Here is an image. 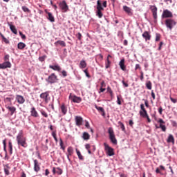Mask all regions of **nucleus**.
Returning <instances> with one entry per match:
<instances>
[{
    "label": "nucleus",
    "mask_w": 177,
    "mask_h": 177,
    "mask_svg": "<svg viewBox=\"0 0 177 177\" xmlns=\"http://www.w3.org/2000/svg\"><path fill=\"white\" fill-rule=\"evenodd\" d=\"M8 149L10 154H12L13 153V145L12 144V141H9L8 142Z\"/></svg>",
    "instance_id": "2f4dec72"
},
{
    "label": "nucleus",
    "mask_w": 177,
    "mask_h": 177,
    "mask_svg": "<svg viewBox=\"0 0 177 177\" xmlns=\"http://www.w3.org/2000/svg\"><path fill=\"white\" fill-rule=\"evenodd\" d=\"M69 99L73 102V103H81L82 102V98L81 97H77L76 95H73L71 93L69 95Z\"/></svg>",
    "instance_id": "0eeeda50"
},
{
    "label": "nucleus",
    "mask_w": 177,
    "mask_h": 177,
    "mask_svg": "<svg viewBox=\"0 0 177 177\" xmlns=\"http://www.w3.org/2000/svg\"><path fill=\"white\" fill-rule=\"evenodd\" d=\"M140 81H143V80H145L144 73L142 71L140 72Z\"/></svg>",
    "instance_id": "09e8293b"
},
{
    "label": "nucleus",
    "mask_w": 177,
    "mask_h": 177,
    "mask_svg": "<svg viewBox=\"0 0 177 177\" xmlns=\"http://www.w3.org/2000/svg\"><path fill=\"white\" fill-rule=\"evenodd\" d=\"M17 142L19 146H21L24 148L27 147V138L24 136L23 130H21L17 136Z\"/></svg>",
    "instance_id": "f257e3e1"
},
{
    "label": "nucleus",
    "mask_w": 177,
    "mask_h": 177,
    "mask_svg": "<svg viewBox=\"0 0 177 177\" xmlns=\"http://www.w3.org/2000/svg\"><path fill=\"white\" fill-rule=\"evenodd\" d=\"M12 64L10 62H5L3 64H0V69L5 70V68H10Z\"/></svg>",
    "instance_id": "9d476101"
},
{
    "label": "nucleus",
    "mask_w": 177,
    "mask_h": 177,
    "mask_svg": "<svg viewBox=\"0 0 177 177\" xmlns=\"http://www.w3.org/2000/svg\"><path fill=\"white\" fill-rule=\"evenodd\" d=\"M167 142L168 143H174L175 142V139L174 138V136H172V134L169 135V137L167 138Z\"/></svg>",
    "instance_id": "c756f323"
},
{
    "label": "nucleus",
    "mask_w": 177,
    "mask_h": 177,
    "mask_svg": "<svg viewBox=\"0 0 177 177\" xmlns=\"http://www.w3.org/2000/svg\"><path fill=\"white\" fill-rule=\"evenodd\" d=\"M48 15V20H49V21H51V23H54L55 21V17L53 16V15H52L51 12H47Z\"/></svg>",
    "instance_id": "5701e85b"
},
{
    "label": "nucleus",
    "mask_w": 177,
    "mask_h": 177,
    "mask_svg": "<svg viewBox=\"0 0 177 177\" xmlns=\"http://www.w3.org/2000/svg\"><path fill=\"white\" fill-rule=\"evenodd\" d=\"M5 107H6V109H7V110L10 111V115H13V114H15V113H16V107L10 106V105H9V104H6L5 105Z\"/></svg>",
    "instance_id": "f8f14e48"
},
{
    "label": "nucleus",
    "mask_w": 177,
    "mask_h": 177,
    "mask_svg": "<svg viewBox=\"0 0 177 177\" xmlns=\"http://www.w3.org/2000/svg\"><path fill=\"white\" fill-rule=\"evenodd\" d=\"M160 38H161V35L160 33H156L155 41L157 42V41H160Z\"/></svg>",
    "instance_id": "49530a36"
},
{
    "label": "nucleus",
    "mask_w": 177,
    "mask_h": 177,
    "mask_svg": "<svg viewBox=\"0 0 177 177\" xmlns=\"http://www.w3.org/2000/svg\"><path fill=\"white\" fill-rule=\"evenodd\" d=\"M109 57H111V55H109L107 57L106 62L105 64V68H109V67H110V60L109 59Z\"/></svg>",
    "instance_id": "e433bc0d"
},
{
    "label": "nucleus",
    "mask_w": 177,
    "mask_h": 177,
    "mask_svg": "<svg viewBox=\"0 0 177 177\" xmlns=\"http://www.w3.org/2000/svg\"><path fill=\"white\" fill-rule=\"evenodd\" d=\"M59 142H60L59 146H60L61 149L62 150H66V147H64V144L63 143V140H62V138H60Z\"/></svg>",
    "instance_id": "79ce46f5"
},
{
    "label": "nucleus",
    "mask_w": 177,
    "mask_h": 177,
    "mask_svg": "<svg viewBox=\"0 0 177 177\" xmlns=\"http://www.w3.org/2000/svg\"><path fill=\"white\" fill-rule=\"evenodd\" d=\"M119 66L122 71H127V66L125 65V59H122L119 62Z\"/></svg>",
    "instance_id": "dca6fc26"
},
{
    "label": "nucleus",
    "mask_w": 177,
    "mask_h": 177,
    "mask_svg": "<svg viewBox=\"0 0 177 177\" xmlns=\"http://www.w3.org/2000/svg\"><path fill=\"white\" fill-rule=\"evenodd\" d=\"M17 48H18V49L23 50V49H24V48H26V44H24L23 42H19L17 45Z\"/></svg>",
    "instance_id": "473e14b6"
},
{
    "label": "nucleus",
    "mask_w": 177,
    "mask_h": 177,
    "mask_svg": "<svg viewBox=\"0 0 177 177\" xmlns=\"http://www.w3.org/2000/svg\"><path fill=\"white\" fill-rule=\"evenodd\" d=\"M141 67H140V65L139 64H136V67H135V70H141Z\"/></svg>",
    "instance_id": "3c124183"
},
{
    "label": "nucleus",
    "mask_w": 177,
    "mask_h": 177,
    "mask_svg": "<svg viewBox=\"0 0 177 177\" xmlns=\"http://www.w3.org/2000/svg\"><path fill=\"white\" fill-rule=\"evenodd\" d=\"M158 110L159 114H160V115H162V106H160Z\"/></svg>",
    "instance_id": "bf43d9fd"
},
{
    "label": "nucleus",
    "mask_w": 177,
    "mask_h": 177,
    "mask_svg": "<svg viewBox=\"0 0 177 177\" xmlns=\"http://www.w3.org/2000/svg\"><path fill=\"white\" fill-rule=\"evenodd\" d=\"M10 167H9V165H6L4 166V173L6 175L8 176L10 175Z\"/></svg>",
    "instance_id": "4be33fe9"
},
{
    "label": "nucleus",
    "mask_w": 177,
    "mask_h": 177,
    "mask_svg": "<svg viewBox=\"0 0 177 177\" xmlns=\"http://www.w3.org/2000/svg\"><path fill=\"white\" fill-rule=\"evenodd\" d=\"M4 102L7 104H9L10 106H12V98H10V97H6L4 99Z\"/></svg>",
    "instance_id": "c9c22d12"
},
{
    "label": "nucleus",
    "mask_w": 177,
    "mask_h": 177,
    "mask_svg": "<svg viewBox=\"0 0 177 177\" xmlns=\"http://www.w3.org/2000/svg\"><path fill=\"white\" fill-rule=\"evenodd\" d=\"M60 110H61L63 115H66L67 114V106H66V104H62L60 106Z\"/></svg>",
    "instance_id": "aec40b11"
},
{
    "label": "nucleus",
    "mask_w": 177,
    "mask_h": 177,
    "mask_svg": "<svg viewBox=\"0 0 177 177\" xmlns=\"http://www.w3.org/2000/svg\"><path fill=\"white\" fill-rule=\"evenodd\" d=\"M9 55H6L5 57H4V61L5 62H9Z\"/></svg>",
    "instance_id": "6e6d98bb"
},
{
    "label": "nucleus",
    "mask_w": 177,
    "mask_h": 177,
    "mask_svg": "<svg viewBox=\"0 0 177 177\" xmlns=\"http://www.w3.org/2000/svg\"><path fill=\"white\" fill-rule=\"evenodd\" d=\"M22 10L24 12H26V13H30L31 10H30V9L28 8H27L26 6H22Z\"/></svg>",
    "instance_id": "37998d69"
},
{
    "label": "nucleus",
    "mask_w": 177,
    "mask_h": 177,
    "mask_svg": "<svg viewBox=\"0 0 177 177\" xmlns=\"http://www.w3.org/2000/svg\"><path fill=\"white\" fill-rule=\"evenodd\" d=\"M19 35L22 38V39H26V38H27L26 37V35L24 34H23V32H19Z\"/></svg>",
    "instance_id": "8fccbe9b"
},
{
    "label": "nucleus",
    "mask_w": 177,
    "mask_h": 177,
    "mask_svg": "<svg viewBox=\"0 0 177 177\" xmlns=\"http://www.w3.org/2000/svg\"><path fill=\"white\" fill-rule=\"evenodd\" d=\"M57 44H59V45L61 46L66 47V42H64V41L58 40L55 43V45L57 46Z\"/></svg>",
    "instance_id": "72a5a7b5"
},
{
    "label": "nucleus",
    "mask_w": 177,
    "mask_h": 177,
    "mask_svg": "<svg viewBox=\"0 0 177 177\" xmlns=\"http://www.w3.org/2000/svg\"><path fill=\"white\" fill-rule=\"evenodd\" d=\"M156 128H160L163 132H165V131H167V127L164 124H160L159 127L156 126Z\"/></svg>",
    "instance_id": "ea45409f"
},
{
    "label": "nucleus",
    "mask_w": 177,
    "mask_h": 177,
    "mask_svg": "<svg viewBox=\"0 0 177 177\" xmlns=\"http://www.w3.org/2000/svg\"><path fill=\"white\" fill-rule=\"evenodd\" d=\"M145 85L147 89H149V91H151V88H152L151 82L150 81L147 82Z\"/></svg>",
    "instance_id": "4c0bfd02"
},
{
    "label": "nucleus",
    "mask_w": 177,
    "mask_h": 177,
    "mask_svg": "<svg viewBox=\"0 0 177 177\" xmlns=\"http://www.w3.org/2000/svg\"><path fill=\"white\" fill-rule=\"evenodd\" d=\"M111 143L113 145H117V139L115 138V136L114 135V132L111 131Z\"/></svg>",
    "instance_id": "cd10ccee"
},
{
    "label": "nucleus",
    "mask_w": 177,
    "mask_h": 177,
    "mask_svg": "<svg viewBox=\"0 0 177 177\" xmlns=\"http://www.w3.org/2000/svg\"><path fill=\"white\" fill-rule=\"evenodd\" d=\"M30 115L31 117H34L35 118H38V117H39V114H38V111H37L35 107H32L30 109Z\"/></svg>",
    "instance_id": "4468645a"
},
{
    "label": "nucleus",
    "mask_w": 177,
    "mask_h": 177,
    "mask_svg": "<svg viewBox=\"0 0 177 177\" xmlns=\"http://www.w3.org/2000/svg\"><path fill=\"white\" fill-rule=\"evenodd\" d=\"M165 24L167 28H169V30H171L175 27V26H176V21L172 18H168L165 21Z\"/></svg>",
    "instance_id": "f03ea898"
},
{
    "label": "nucleus",
    "mask_w": 177,
    "mask_h": 177,
    "mask_svg": "<svg viewBox=\"0 0 177 177\" xmlns=\"http://www.w3.org/2000/svg\"><path fill=\"white\" fill-rule=\"evenodd\" d=\"M40 97L44 100L45 103H49V100H50V97H49V93L48 92L42 93L40 95Z\"/></svg>",
    "instance_id": "6e6552de"
},
{
    "label": "nucleus",
    "mask_w": 177,
    "mask_h": 177,
    "mask_svg": "<svg viewBox=\"0 0 177 177\" xmlns=\"http://www.w3.org/2000/svg\"><path fill=\"white\" fill-rule=\"evenodd\" d=\"M8 25L13 34H17V29H16V26H15V25H12L11 23H8Z\"/></svg>",
    "instance_id": "412c9836"
},
{
    "label": "nucleus",
    "mask_w": 177,
    "mask_h": 177,
    "mask_svg": "<svg viewBox=\"0 0 177 177\" xmlns=\"http://www.w3.org/2000/svg\"><path fill=\"white\" fill-rule=\"evenodd\" d=\"M62 74L63 77H67V71H62Z\"/></svg>",
    "instance_id": "680f3d73"
},
{
    "label": "nucleus",
    "mask_w": 177,
    "mask_h": 177,
    "mask_svg": "<svg viewBox=\"0 0 177 177\" xmlns=\"http://www.w3.org/2000/svg\"><path fill=\"white\" fill-rule=\"evenodd\" d=\"M139 113L142 118H146V117L149 115V114H147V111H140Z\"/></svg>",
    "instance_id": "c85d7f7f"
},
{
    "label": "nucleus",
    "mask_w": 177,
    "mask_h": 177,
    "mask_svg": "<svg viewBox=\"0 0 177 177\" xmlns=\"http://www.w3.org/2000/svg\"><path fill=\"white\" fill-rule=\"evenodd\" d=\"M140 109H141L142 111H146V109L145 108V104H141Z\"/></svg>",
    "instance_id": "13d9d810"
},
{
    "label": "nucleus",
    "mask_w": 177,
    "mask_h": 177,
    "mask_svg": "<svg viewBox=\"0 0 177 177\" xmlns=\"http://www.w3.org/2000/svg\"><path fill=\"white\" fill-rule=\"evenodd\" d=\"M97 59H100V60H103V55H102L100 54L97 55Z\"/></svg>",
    "instance_id": "338daca9"
},
{
    "label": "nucleus",
    "mask_w": 177,
    "mask_h": 177,
    "mask_svg": "<svg viewBox=\"0 0 177 177\" xmlns=\"http://www.w3.org/2000/svg\"><path fill=\"white\" fill-rule=\"evenodd\" d=\"M122 83L123 84L124 88H128L129 86L128 83L125 82V81H124V80L122 81Z\"/></svg>",
    "instance_id": "864d4df0"
},
{
    "label": "nucleus",
    "mask_w": 177,
    "mask_h": 177,
    "mask_svg": "<svg viewBox=\"0 0 177 177\" xmlns=\"http://www.w3.org/2000/svg\"><path fill=\"white\" fill-rule=\"evenodd\" d=\"M170 100L172 102V103H176L177 100L175 98H173L172 97H170Z\"/></svg>",
    "instance_id": "e2e57ef3"
},
{
    "label": "nucleus",
    "mask_w": 177,
    "mask_h": 177,
    "mask_svg": "<svg viewBox=\"0 0 177 177\" xmlns=\"http://www.w3.org/2000/svg\"><path fill=\"white\" fill-rule=\"evenodd\" d=\"M104 146L106 154H107V156H109V157H111V148L110 147V146H109V144L104 142Z\"/></svg>",
    "instance_id": "9b49d317"
},
{
    "label": "nucleus",
    "mask_w": 177,
    "mask_h": 177,
    "mask_svg": "<svg viewBox=\"0 0 177 177\" xmlns=\"http://www.w3.org/2000/svg\"><path fill=\"white\" fill-rule=\"evenodd\" d=\"M102 10H104L103 6H102V0H97L96 15L99 17V19H102V17H103V13H102Z\"/></svg>",
    "instance_id": "7ed1b4c3"
},
{
    "label": "nucleus",
    "mask_w": 177,
    "mask_h": 177,
    "mask_svg": "<svg viewBox=\"0 0 177 177\" xmlns=\"http://www.w3.org/2000/svg\"><path fill=\"white\" fill-rule=\"evenodd\" d=\"M41 169V167H39V164L38 163V160L35 159L34 160V171L35 172H38Z\"/></svg>",
    "instance_id": "6ab92c4d"
},
{
    "label": "nucleus",
    "mask_w": 177,
    "mask_h": 177,
    "mask_svg": "<svg viewBox=\"0 0 177 177\" xmlns=\"http://www.w3.org/2000/svg\"><path fill=\"white\" fill-rule=\"evenodd\" d=\"M95 109H97L99 113H100L103 116H104V109L102 107L97 106V105L95 106Z\"/></svg>",
    "instance_id": "7c9ffc66"
},
{
    "label": "nucleus",
    "mask_w": 177,
    "mask_h": 177,
    "mask_svg": "<svg viewBox=\"0 0 177 177\" xmlns=\"http://www.w3.org/2000/svg\"><path fill=\"white\" fill-rule=\"evenodd\" d=\"M45 57H46V56L39 57V60L40 62H44V60H45Z\"/></svg>",
    "instance_id": "0e129e2a"
},
{
    "label": "nucleus",
    "mask_w": 177,
    "mask_h": 177,
    "mask_svg": "<svg viewBox=\"0 0 177 177\" xmlns=\"http://www.w3.org/2000/svg\"><path fill=\"white\" fill-rule=\"evenodd\" d=\"M56 174H57V175H62L63 174V170L59 167H57L56 169Z\"/></svg>",
    "instance_id": "a18cd8bd"
},
{
    "label": "nucleus",
    "mask_w": 177,
    "mask_h": 177,
    "mask_svg": "<svg viewBox=\"0 0 177 177\" xmlns=\"http://www.w3.org/2000/svg\"><path fill=\"white\" fill-rule=\"evenodd\" d=\"M151 10L152 12L155 22H157V7L156 6H152L151 8Z\"/></svg>",
    "instance_id": "ddd939ff"
},
{
    "label": "nucleus",
    "mask_w": 177,
    "mask_h": 177,
    "mask_svg": "<svg viewBox=\"0 0 177 177\" xmlns=\"http://www.w3.org/2000/svg\"><path fill=\"white\" fill-rule=\"evenodd\" d=\"M129 124L130 125V127H133V120H130L129 121Z\"/></svg>",
    "instance_id": "69168bd1"
},
{
    "label": "nucleus",
    "mask_w": 177,
    "mask_h": 177,
    "mask_svg": "<svg viewBox=\"0 0 177 177\" xmlns=\"http://www.w3.org/2000/svg\"><path fill=\"white\" fill-rule=\"evenodd\" d=\"M86 62L84 59L80 61V63L79 64L80 68H86Z\"/></svg>",
    "instance_id": "393cba45"
},
{
    "label": "nucleus",
    "mask_w": 177,
    "mask_h": 177,
    "mask_svg": "<svg viewBox=\"0 0 177 177\" xmlns=\"http://www.w3.org/2000/svg\"><path fill=\"white\" fill-rule=\"evenodd\" d=\"M46 82L48 84H56L59 81L57 78V75L55 73H51L47 79H46Z\"/></svg>",
    "instance_id": "20e7f679"
},
{
    "label": "nucleus",
    "mask_w": 177,
    "mask_h": 177,
    "mask_svg": "<svg viewBox=\"0 0 177 177\" xmlns=\"http://www.w3.org/2000/svg\"><path fill=\"white\" fill-rule=\"evenodd\" d=\"M40 113H41V115H43V117H45V118H48V113H46V111H44V109H41L40 111Z\"/></svg>",
    "instance_id": "a19ab883"
},
{
    "label": "nucleus",
    "mask_w": 177,
    "mask_h": 177,
    "mask_svg": "<svg viewBox=\"0 0 177 177\" xmlns=\"http://www.w3.org/2000/svg\"><path fill=\"white\" fill-rule=\"evenodd\" d=\"M59 9L64 12L66 13L68 11V5H67V2L66 0H63L62 2L59 3Z\"/></svg>",
    "instance_id": "39448f33"
},
{
    "label": "nucleus",
    "mask_w": 177,
    "mask_h": 177,
    "mask_svg": "<svg viewBox=\"0 0 177 177\" xmlns=\"http://www.w3.org/2000/svg\"><path fill=\"white\" fill-rule=\"evenodd\" d=\"M117 103L120 105V106H121V100L120 99V96H117Z\"/></svg>",
    "instance_id": "4d7b16f0"
},
{
    "label": "nucleus",
    "mask_w": 177,
    "mask_h": 177,
    "mask_svg": "<svg viewBox=\"0 0 177 177\" xmlns=\"http://www.w3.org/2000/svg\"><path fill=\"white\" fill-rule=\"evenodd\" d=\"M142 37L145 39L146 42L151 39V35H150V32L147 31L144 32L142 35Z\"/></svg>",
    "instance_id": "2eb2a0df"
},
{
    "label": "nucleus",
    "mask_w": 177,
    "mask_h": 177,
    "mask_svg": "<svg viewBox=\"0 0 177 177\" xmlns=\"http://www.w3.org/2000/svg\"><path fill=\"white\" fill-rule=\"evenodd\" d=\"M74 150L71 147H68V155H67V158L68 160H70V156H73Z\"/></svg>",
    "instance_id": "bb28decb"
},
{
    "label": "nucleus",
    "mask_w": 177,
    "mask_h": 177,
    "mask_svg": "<svg viewBox=\"0 0 177 177\" xmlns=\"http://www.w3.org/2000/svg\"><path fill=\"white\" fill-rule=\"evenodd\" d=\"M123 10H124V12H126V13H127V15H132V9H131V8L127 6H124Z\"/></svg>",
    "instance_id": "b1692460"
},
{
    "label": "nucleus",
    "mask_w": 177,
    "mask_h": 177,
    "mask_svg": "<svg viewBox=\"0 0 177 177\" xmlns=\"http://www.w3.org/2000/svg\"><path fill=\"white\" fill-rule=\"evenodd\" d=\"M82 138L84 140H89V139H91V135H89L88 132H84Z\"/></svg>",
    "instance_id": "a878e982"
},
{
    "label": "nucleus",
    "mask_w": 177,
    "mask_h": 177,
    "mask_svg": "<svg viewBox=\"0 0 177 177\" xmlns=\"http://www.w3.org/2000/svg\"><path fill=\"white\" fill-rule=\"evenodd\" d=\"M76 153L79 160H84V156L81 154V152L78 149H76Z\"/></svg>",
    "instance_id": "58836bf2"
},
{
    "label": "nucleus",
    "mask_w": 177,
    "mask_h": 177,
    "mask_svg": "<svg viewBox=\"0 0 177 177\" xmlns=\"http://www.w3.org/2000/svg\"><path fill=\"white\" fill-rule=\"evenodd\" d=\"M108 132H109V139H110V140H111V127L109 128Z\"/></svg>",
    "instance_id": "5fc2aeb1"
},
{
    "label": "nucleus",
    "mask_w": 177,
    "mask_h": 177,
    "mask_svg": "<svg viewBox=\"0 0 177 177\" xmlns=\"http://www.w3.org/2000/svg\"><path fill=\"white\" fill-rule=\"evenodd\" d=\"M75 120L76 122V125L77 127H81V125H82V122H83L84 120L82 119V118L81 116H76L75 118Z\"/></svg>",
    "instance_id": "f3484780"
},
{
    "label": "nucleus",
    "mask_w": 177,
    "mask_h": 177,
    "mask_svg": "<svg viewBox=\"0 0 177 177\" xmlns=\"http://www.w3.org/2000/svg\"><path fill=\"white\" fill-rule=\"evenodd\" d=\"M0 35H1L3 41L5 42V44H9V40H8V39H6V37L3 36L1 32H0Z\"/></svg>",
    "instance_id": "c03bdc74"
},
{
    "label": "nucleus",
    "mask_w": 177,
    "mask_h": 177,
    "mask_svg": "<svg viewBox=\"0 0 177 177\" xmlns=\"http://www.w3.org/2000/svg\"><path fill=\"white\" fill-rule=\"evenodd\" d=\"M84 73L86 74V76L88 77V78L91 77V75H89V73L88 72V69L84 70Z\"/></svg>",
    "instance_id": "603ef678"
},
{
    "label": "nucleus",
    "mask_w": 177,
    "mask_h": 177,
    "mask_svg": "<svg viewBox=\"0 0 177 177\" xmlns=\"http://www.w3.org/2000/svg\"><path fill=\"white\" fill-rule=\"evenodd\" d=\"M171 17H174V15L172 14V12H171L168 9L163 10L161 16L162 19H171Z\"/></svg>",
    "instance_id": "423d86ee"
},
{
    "label": "nucleus",
    "mask_w": 177,
    "mask_h": 177,
    "mask_svg": "<svg viewBox=\"0 0 177 177\" xmlns=\"http://www.w3.org/2000/svg\"><path fill=\"white\" fill-rule=\"evenodd\" d=\"M15 100H17V103L19 104H24V102H26V99H24V97L20 95H17L15 97Z\"/></svg>",
    "instance_id": "1a4fd4ad"
},
{
    "label": "nucleus",
    "mask_w": 177,
    "mask_h": 177,
    "mask_svg": "<svg viewBox=\"0 0 177 177\" xmlns=\"http://www.w3.org/2000/svg\"><path fill=\"white\" fill-rule=\"evenodd\" d=\"M76 37H77V39H79V41H81V39H82V35L80 32H78L76 35Z\"/></svg>",
    "instance_id": "de8ad7c7"
},
{
    "label": "nucleus",
    "mask_w": 177,
    "mask_h": 177,
    "mask_svg": "<svg viewBox=\"0 0 177 177\" xmlns=\"http://www.w3.org/2000/svg\"><path fill=\"white\" fill-rule=\"evenodd\" d=\"M158 122L159 124H165V122H164V120H163L162 119H161V118H160V119L158 120Z\"/></svg>",
    "instance_id": "052dcab7"
},
{
    "label": "nucleus",
    "mask_w": 177,
    "mask_h": 177,
    "mask_svg": "<svg viewBox=\"0 0 177 177\" xmlns=\"http://www.w3.org/2000/svg\"><path fill=\"white\" fill-rule=\"evenodd\" d=\"M85 127H86V128L89 129V127H90V125H89V122L86 121V122H85Z\"/></svg>",
    "instance_id": "774afa93"
},
{
    "label": "nucleus",
    "mask_w": 177,
    "mask_h": 177,
    "mask_svg": "<svg viewBox=\"0 0 177 177\" xmlns=\"http://www.w3.org/2000/svg\"><path fill=\"white\" fill-rule=\"evenodd\" d=\"M49 68H51V70H54V71H62V67H60V66H59L58 64L49 65Z\"/></svg>",
    "instance_id": "a211bd4d"
},
{
    "label": "nucleus",
    "mask_w": 177,
    "mask_h": 177,
    "mask_svg": "<svg viewBox=\"0 0 177 177\" xmlns=\"http://www.w3.org/2000/svg\"><path fill=\"white\" fill-rule=\"evenodd\" d=\"M118 125L120 127V129H122L123 132H125V125H124V123L122 122H118Z\"/></svg>",
    "instance_id": "f704fd0d"
}]
</instances>
